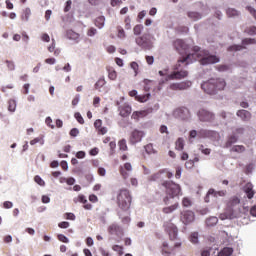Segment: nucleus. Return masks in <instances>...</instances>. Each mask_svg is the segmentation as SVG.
Here are the masks:
<instances>
[{
	"instance_id": "1",
	"label": "nucleus",
	"mask_w": 256,
	"mask_h": 256,
	"mask_svg": "<svg viewBox=\"0 0 256 256\" xmlns=\"http://www.w3.org/2000/svg\"><path fill=\"white\" fill-rule=\"evenodd\" d=\"M193 54H188L183 59L178 60L179 63H185V65H189V60L193 59V57H200V64L201 65H213V63H219V57L215 55H210L209 51L202 50L199 46L193 47Z\"/></svg>"
},
{
	"instance_id": "2",
	"label": "nucleus",
	"mask_w": 256,
	"mask_h": 256,
	"mask_svg": "<svg viewBox=\"0 0 256 256\" xmlns=\"http://www.w3.org/2000/svg\"><path fill=\"white\" fill-rule=\"evenodd\" d=\"M116 203L122 211H129L131 203H133V196L127 188H121L116 195Z\"/></svg>"
},
{
	"instance_id": "3",
	"label": "nucleus",
	"mask_w": 256,
	"mask_h": 256,
	"mask_svg": "<svg viewBox=\"0 0 256 256\" xmlns=\"http://www.w3.org/2000/svg\"><path fill=\"white\" fill-rule=\"evenodd\" d=\"M226 85L227 83L224 79L211 78L210 80L202 83L201 89H203L204 93H207L208 95H215L217 91H223Z\"/></svg>"
},
{
	"instance_id": "4",
	"label": "nucleus",
	"mask_w": 256,
	"mask_h": 256,
	"mask_svg": "<svg viewBox=\"0 0 256 256\" xmlns=\"http://www.w3.org/2000/svg\"><path fill=\"white\" fill-rule=\"evenodd\" d=\"M161 186L164 187L166 194L175 199L181 195V186L173 181L165 180L161 183Z\"/></svg>"
},
{
	"instance_id": "5",
	"label": "nucleus",
	"mask_w": 256,
	"mask_h": 256,
	"mask_svg": "<svg viewBox=\"0 0 256 256\" xmlns=\"http://www.w3.org/2000/svg\"><path fill=\"white\" fill-rule=\"evenodd\" d=\"M135 43L144 51H151V49H153V41L149 39V35L147 34L136 37Z\"/></svg>"
},
{
	"instance_id": "6",
	"label": "nucleus",
	"mask_w": 256,
	"mask_h": 256,
	"mask_svg": "<svg viewBox=\"0 0 256 256\" xmlns=\"http://www.w3.org/2000/svg\"><path fill=\"white\" fill-rule=\"evenodd\" d=\"M199 121H201L202 123H213V121H215V113L201 108L198 112H197Z\"/></svg>"
},
{
	"instance_id": "7",
	"label": "nucleus",
	"mask_w": 256,
	"mask_h": 256,
	"mask_svg": "<svg viewBox=\"0 0 256 256\" xmlns=\"http://www.w3.org/2000/svg\"><path fill=\"white\" fill-rule=\"evenodd\" d=\"M145 137V132L135 129L130 133L129 143L130 145H137V143H141L142 139Z\"/></svg>"
},
{
	"instance_id": "8",
	"label": "nucleus",
	"mask_w": 256,
	"mask_h": 256,
	"mask_svg": "<svg viewBox=\"0 0 256 256\" xmlns=\"http://www.w3.org/2000/svg\"><path fill=\"white\" fill-rule=\"evenodd\" d=\"M245 45H256L255 38H245L242 40V45H232L228 48V51H243V49H247Z\"/></svg>"
},
{
	"instance_id": "9",
	"label": "nucleus",
	"mask_w": 256,
	"mask_h": 256,
	"mask_svg": "<svg viewBox=\"0 0 256 256\" xmlns=\"http://www.w3.org/2000/svg\"><path fill=\"white\" fill-rule=\"evenodd\" d=\"M189 75V72L186 70L174 71L171 74L167 75L165 81H180L185 79Z\"/></svg>"
},
{
	"instance_id": "10",
	"label": "nucleus",
	"mask_w": 256,
	"mask_h": 256,
	"mask_svg": "<svg viewBox=\"0 0 256 256\" xmlns=\"http://www.w3.org/2000/svg\"><path fill=\"white\" fill-rule=\"evenodd\" d=\"M199 139H217L219 133L214 130L201 129L198 131Z\"/></svg>"
},
{
	"instance_id": "11",
	"label": "nucleus",
	"mask_w": 256,
	"mask_h": 256,
	"mask_svg": "<svg viewBox=\"0 0 256 256\" xmlns=\"http://www.w3.org/2000/svg\"><path fill=\"white\" fill-rule=\"evenodd\" d=\"M191 85V81L172 83L170 84L169 89H171V91H185V89H189Z\"/></svg>"
},
{
	"instance_id": "12",
	"label": "nucleus",
	"mask_w": 256,
	"mask_h": 256,
	"mask_svg": "<svg viewBox=\"0 0 256 256\" xmlns=\"http://www.w3.org/2000/svg\"><path fill=\"white\" fill-rule=\"evenodd\" d=\"M181 221L184 225H189L195 221V213L191 210L182 212Z\"/></svg>"
},
{
	"instance_id": "13",
	"label": "nucleus",
	"mask_w": 256,
	"mask_h": 256,
	"mask_svg": "<svg viewBox=\"0 0 256 256\" xmlns=\"http://www.w3.org/2000/svg\"><path fill=\"white\" fill-rule=\"evenodd\" d=\"M109 235H116V237H119L123 235V228L119 226L117 223H112L108 226L107 229Z\"/></svg>"
},
{
	"instance_id": "14",
	"label": "nucleus",
	"mask_w": 256,
	"mask_h": 256,
	"mask_svg": "<svg viewBox=\"0 0 256 256\" xmlns=\"http://www.w3.org/2000/svg\"><path fill=\"white\" fill-rule=\"evenodd\" d=\"M165 229L169 234L171 241H174V239H177V233H179V230L177 229V226H175V224L169 222L166 224Z\"/></svg>"
},
{
	"instance_id": "15",
	"label": "nucleus",
	"mask_w": 256,
	"mask_h": 256,
	"mask_svg": "<svg viewBox=\"0 0 256 256\" xmlns=\"http://www.w3.org/2000/svg\"><path fill=\"white\" fill-rule=\"evenodd\" d=\"M173 46L175 47L176 51H178V53H181V51H187V49H189V46L185 43V41L181 39L175 40Z\"/></svg>"
},
{
	"instance_id": "16",
	"label": "nucleus",
	"mask_w": 256,
	"mask_h": 256,
	"mask_svg": "<svg viewBox=\"0 0 256 256\" xmlns=\"http://www.w3.org/2000/svg\"><path fill=\"white\" fill-rule=\"evenodd\" d=\"M118 111H119V115L121 117H129V115H131V112L133 110H132L131 106H129V104H123V105L119 106Z\"/></svg>"
},
{
	"instance_id": "17",
	"label": "nucleus",
	"mask_w": 256,
	"mask_h": 256,
	"mask_svg": "<svg viewBox=\"0 0 256 256\" xmlns=\"http://www.w3.org/2000/svg\"><path fill=\"white\" fill-rule=\"evenodd\" d=\"M151 113V110L147 109V110H141V111H134L132 113V118L135 121H139L140 119H143L144 117H147V115H149Z\"/></svg>"
},
{
	"instance_id": "18",
	"label": "nucleus",
	"mask_w": 256,
	"mask_h": 256,
	"mask_svg": "<svg viewBox=\"0 0 256 256\" xmlns=\"http://www.w3.org/2000/svg\"><path fill=\"white\" fill-rule=\"evenodd\" d=\"M127 171H133V166L129 162H126L123 167H120V175L123 179H127L129 177V173H127Z\"/></svg>"
},
{
	"instance_id": "19",
	"label": "nucleus",
	"mask_w": 256,
	"mask_h": 256,
	"mask_svg": "<svg viewBox=\"0 0 256 256\" xmlns=\"http://www.w3.org/2000/svg\"><path fill=\"white\" fill-rule=\"evenodd\" d=\"M165 175V170H159L158 172L150 175L148 177V181H163V179H165L164 177Z\"/></svg>"
},
{
	"instance_id": "20",
	"label": "nucleus",
	"mask_w": 256,
	"mask_h": 256,
	"mask_svg": "<svg viewBox=\"0 0 256 256\" xmlns=\"http://www.w3.org/2000/svg\"><path fill=\"white\" fill-rule=\"evenodd\" d=\"M176 113L182 119H189L191 117V112L187 109V107H181L176 110Z\"/></svg>"
},
{
	"instance_id": "21",
	"label": "nucleus",
	"mask_w": 256,
	"mask_h": 256,
	"mask_svg": "<svg viewBox=\"0 0 256 256\" xmlns=\"http://www.w3.org/2000/svg\"><path fill=\"white\" fill-rule=\"evenodd\" d=\"M237 117H240V119H242V121H251V112L247 111V110H239L236 113Z\"/></svg>"
},
{
	"instance_id": "22",
	"label": "nucleus",
	"mask_w": 256,
	"mask_h": 256,
	"mask_svg": "<svg viewBox=\"0 0 256 256\" xmlns=\"http://www.w3.org/2000/svg\"><path fill=\"white\" fill-rule=\"evenodd\" d=\"M207 195H213V197H225V195H227V191L225 190L215 191V189L210 188L208 190Z\"/></svg>"
},
{
	"instance_id": "23",
	"label": "nucleus",
	"mask_w": 256,
	"mask_h": 256,
	"mask_svg": "<svg viewBox=\"0 0 256 256\" xmlns=\"http://www.w3.org/2000/svg\"><path fill=\"white\" fill-rule=\"evenodd\" d=\"M30 17H31V8H24L20 16L21 21L27 22L29 21Z\"/></svg>"
},
{
	"instance_id": "24",
	"label": "nucleus",
	"mask_w": 256,
	"mask_h": 256,
	"mask_svg": "<svg viewBox=\"0 0 256 256\" xmlns=\"http://www.w3.org/2000/svg\"><path fill=\"white\" fill-rule=\"evenodd\" d=\"M177 209H179V202H176L175 204L168 206V207H164L162 209L163 213H165L166 215H169V213H173V211H177Z\"/></svg>"
},
{
	"instance_id": "25",
	"label": "nucleus",
	"mask_w": 256,
	"mask_h": 256,
	"mask_svg": "<svg viewBox=\"0 0 256 256\" xmlns=\"http://www.w3.org/2000/svg\"><path fill=\"white\" fill-rule=\"evenodd\" d=\"M238 139H239V138H238L235 134L230 135V136L228 137L226 143H225V147H226L227 149H229V147H231V145L237 143Z\"/></svg>"
},
{
	"instance_id": "26",
	"label": "nucleus",
	"mask_w": 256,
	"mask_h": 256,
	"mask_svg": "<svg viewBox=\"0 0 256 256\" xmlns=\"http://www.w3.org/2000/svg\"><path fill=\"white\" fill-rule=\"evenodd\" d=\"M172 253H173V247H169V244L167 242H163V244H162V254L169 256Z\"/></svg>"
},
{
	"instance_id": "27",
	"label": "nucleus",
	"mask_w": 256,
	"mask_h": 256,
	"mask_svg": "<svg viewBox=\"0 0 256 256\" xmlns=\"http://www.w3.org/2000/svg\"><path fill=\"white\" fill-rule=\"evenodd\" d=\"M233 255V248L231 247H224L222 250L218 252V256H232Z\"/></svg>"
},
{
	"instance_id": "28",
	"label": "nucleus",
	"mask_w": 256,
	"mask_h": 256,
	"mask_svg": "<svg viewBox=\"0 0 256 256\" xmlns=\"http://www.w3.org/2000/svg\"><path fill=\"white\" fill-rule=\"evenodd\" d=\"M185 149V140L183 138H178L175 143L176 151H183Z\"/></svg>"
},
{
	"instance_id": "29",
	"label": "nucleus",
	"mask_w": 256,
	"mask_h": 256,
	"mask_svg": "<svg viewBox=\"0 0 256 256\" xmlns=\"http://www.w3.org/2000/svg\"><path fill=\"white\" fill-rule=\"evenodd\" d=\"M95 25L98 27V29H103L105 25V16L97 17L95 20Z\"/></svg>"
},
{
	"instance_id": "30",
	"label": "nucleus",
	"mask_w": 256,
	"mask_h": 256,
	"mask_svg": "<svg viewBox=\"0 0 256 256\" xmlns=\"http://www.w3.org/2000/svg\"><path fill=\"white\" fill-rule=\"evenodd\" d=\"M245 193L248 197V199H253L255 192L253 191V185L249 184L245 188Z\"/></svg>"
},
{
	"instance_id": "31",
	"label": "nucleus",
	"mask_w": 256,
	"mask_h": 256,
	"mask_svg": "<svg viewBox=\"0 0 256 256\" xmlns=\"http://www.w3.org/2000/svg\"><path fill=\"white\" fill-rule=\"evenodd\" d=\"M150 98H151V94L147 93L144 95L136 96V101H139V103H145V102L149 101Z\"/></svg>"
},
{
	"instance_id": "32",
	"label": "nucleus",
	"mask_w": 256,
	"mask_h": 256,
	"mask_svg": "<svg viewBox=\"0 0 256 256\" xmlns=\"http://www.w3.org/2000/svg\"><path fill=\"white\" fill-rule=\"evenodd\" d=\"M67 39L77 40L79 38V33L73 31V30H67L66 32Z\"/></svg>"
},
{
	"instance_id": "33",
	"label": "nucleus",
	"mask_w": 256,
	"mask_h": 256,
	"mask_svg": "<svg viewBox=\"0 0 256 256\" xmlns=\"http://www.w3.org/2000/svg\"><path fill=\"white\" fill-rule=\"evenodd\" d=\"M241 203V200L237 196H233L228 201L227 205L228 207H235V205H239Z\"/></svg>"
},
{
	"instance_id": "34",
	"label": "nucleus",
	"mask_w": 256,
	"mask_h": 256,
	"mask_svg": "<svg viewBox=\"0 0 256 256\" xmlns=\"http://www.w3.org/2000/svg\"><path fill=\"white\" fill-rule=\"evenodd\" d=\"M17 109V102L14 99H10L8 101V111L11 113H15V110Z\"/></svg>"
},
{
	"instance_id": "35",
	"label": "nucleus",
	"mask_w": 256,
	"mask_h": 256,
	"mask_svg": "<svg viewBox=\"0 0 256 256\" xmlns=\"http://www.w3.org/2000/svg\"><path fill=\"white\" fill-rule=\"evenodd\" d=\"M187 16L189 19H192V21H199V19H201V14L198 12H188Z\"/></svg>"
},
{
	"instance_id": "36",
	"label": "nucleus",
	"mask_w": 256,
	"mask_h": 256,
	"mask_svg": "<svg viewBox=\"0 0 256 256\" xmlns=\"http://www.w3.org/2000/svg\"><path fill=\"white\" fill-rule=\"evenodd\" d=\"M228 17H239L240 13L236 9L228 8L226 11Z\"/></svg>"
},
{
	"instance_id": "37",
	"label": "nucleus",
	"mask_w": 256,
	"mask_h": 256,
	"mask_svg": "<svg viewBox=\"0 0 256 256\" xmlns=\"http://www.w3.org/2000/svg\"><path fill=\"white\" fill-rule=\"evenodd\" d=\"M216 223H219V219L217 217H210L206 220L207 227H214Z\"/></svg>"
},
{
	"instance_id": "38",
	"label": "nucleus",
	"mask_w": 256,
	"mask_h": 256,
	"mask_svg": "<svg viewBox=\"0 0 256 256\" xmlns=\"http://www.w3.org/2000/svg\"><path fill=\"white\" fill-rule=\"evenodd\" d=\"M143 29H144L143 25L141 24L135 25L133 28L134 35H137V36L141 35V33H143Z\"/></svg>"
},
{
	"instance_id": "39",
	"label": "nucleus",
	"mask_w": 256,
	"mask_h": 256,
	"mask_svg": "<svg viewBox=\"0 0 256 256\" xmlns=\"http://www.w3.org/2000/svg\"><path fill=\"white\" fill-rule=\"evenodd\" d=\"M74 203H83L85 205L87 203V198L83 194H79L77 198H74Z\"/></svg>"
},
{
	"instance_id": "40",
	"label": "nucleus",
	"mask_w": 256,
	"mask_h": 256,
	"mask_svg": "<svg viewBox=\"0 0 256 256\" xmlns=\"http://www.w3.org/2000/svg\"><path fill=\"white\" fill-rule=\"evenodd\" d=\"M231 151L234 153H244L245 151V146L243 145H235L231 148Z\"/></svg>"
},
{
	"instance_id": "41",
	"label": "nucleus",
	"mask_w": 256,
	"mask_h": 256,
	"mask_svg": "<svg viewBox=\"0 0 256 256\" xmlns=\"http://www.w3.org/2000/svg\"><path fill=\"white\" fill-rule=\"evenodd\" d=\"M118 146L120 151H127L128 147H127V140L122 139L118 142Z\"/></svg>"
},
{
	"instance_id": "42",
	"label": "nucleus",
	"mask_w": 256,
	"mask_h": 256,
	"mask_svg": "<svg viewBox=\"0 0 256 256\" xmlns=\"http://www.w3.org/2000/svg\"><path fill=\"white\" fill-rule=\"evenodd\" d=\"M117 31H118L117 37H118L119 39H125V37H127V35L125 34V30L123 29V27L118 26V27H117Z\"/></svg>"
},
{
	"instance_id": "43",
	"label": "nucleus",
	"mask_w": 256,
	"mask_h": 256,
	"mask_svg": "<svg viewBox=\"0 0 256 256\" xmlns=\"http://www.w3.org/2000/svg\"><path fill=\"white\" fill-rule=\"evenodd\" d=\"M198 149L201 151V153H203V155H211V149L205 148L203 144L199 145Z\"/></svg>"
},
{
	"instance_id": "44",
	"label": "nucleus",
	"mask_w": 256,
	"mask_h": 256,
	"mask_svg": "<svg viewBox=\"0 0 256 256\" xmlns=\"http://www.w3.org/2000/svg\"><path fill=\"white\" fill-rule=\"evenodd\" d=\"M190 241L191 243H199V233L198 232H193L191 235H190Z\"/></svg>"
},
{
	"instance_id": "45",
	"label": "nucleus",
	"mask_w": 256,
	"mask_h": 256,
	"mask_svg": "<svg viewBox=\"0 0 256 256\" xmlns=\"http://www.w3.org/2000/svg\"><path fill=\"white\" fill-rule=\"evenodd\" d=\"M34 181H35V183H37V185H40V187H45V180H43V178H41V176L36 175L34 177Z\"/></svg>"
},
{
	"instance_id": "46",
	"label": "nucleus",
	"mask_w": 256,
	"mask_h": 256,
	"mask_svg": "<svg viewBox=\"0 0 256 256\" xmlns=\"http://www.w3.org/2000/svg\"><path fill=\"white\" fill-rule=\"evenodd\" d=\"M112 251H115L116 253H118L119 256L123 255V246H119V245H113L112 246Z\"/></svg>"
},
{
	"instance_id": "47",
	"label": "nucleus",
	"mask_w": 256,
	"mask_h": 256,
	"mask_svg": "<svg viewBox=\"0 0 256 256\" xmlns=\"http://www.w3.org/2000/svg\"><path fill=\"white\" fill-rule=\"evenodd\" d=\"M108 77L111 79V81H115V79H117V71L108 69Z\"/></svg>"
},
{
	"instance_id": "48",
	"label": "nucleus",
	"mask_w": 256,
	"mask_h": 256,
	"mask_svg": "<svg viewBox=\"0 0 256 256\" xmlns=\"http://www.w3.org/2000/svg\"><path fill=\"white\" fill-rule=\"evenodd\" d=\"M153 85H155V82H153L151 80H147L146 84L144 86V91H146V92L151 91Z\"/></svg>"
},
{
	"instance_id": "49",
	"label": "nucleus",
	"mask_w": 256,
	"mask_h": 256,
	"mask_svg": "<svg viewBox=\"0 0 256 256\" xmlns=\"http://www.w3.org/2000/svg\"><path fill=\"white\" fill-rule=\"evenodd\" d=\"M74 117L78 121V123H80V125H84L85 124V120L83 119V116H81V113L76 112L74 114Z\"/></svg>"
},
{
	"instance_id": "50",
	"label": "nucleus",
	"mask_w": 256,
	"mask_h": 256,
	"mask_svg": "<svg viewBox=\"0 0 256 256\" xmlns=\"http://www.w3.org/2000/svg\"><path fill=\"white\" fill-rule=\"evenodd\" d=\"M105 78H100L96 83H95V89H101V87H104L105 85Z\"/></svg>"
},
{
	"instance_id": "51",
	"label": "nucleus",
	"mask_w": 256,
	"mask_h": 256,
	"mask_svg": "<svg viewBox=\"0 0 256 256\" xmlns=\"http://www.w3.org/2000/svg\"><path fill=\"white\" fill-rule=\"evenodd\" d=\"M182 205L183 207H191V205H193V202L189 198L184 197L182 199Z\"/></svg>"
},
{
	"instance_id": "52",
	"label": "nucleus",
	"mask_w": 256,
	"mask_h": 256,
	"mask_svg": "<svg viewBox=\"0 0 256 256\" xmlns=\"http://www.w3.org/2000/svg\"><path fill=\"white\" fill-rule=\"evenodd\" d=\"M57 239L61 243H69V238H67V236H65L64 234H58Z\"/></svg>"
},
{
	"instance_id": "53",
	"label": "nucleus",
	"mask_w": 256,
	"mask_h": 256,
	"mask_svg": "<svg viewBox=\"0 0 256 256\" xmlns=\"http://www.w3.org/2000/svg\"><path fill=\"white\" fill-rule=\"evenodd\" d=\"M247 11L250 13V15H252V17L255 19L256 21V9L253 8L252 6H247L246 7Z\"/></svg>"
},
{
	"instance_id": "54",
	"label": "nucleus",
	"mask_w": 256,
	"mask_h": 256,
	"mask_svg": "<svg viewBox=\"0 0 256 256\" xmlns=\"http://www.w3.org/2000/svg\"><path fill=\"white\" fill-rule=\"evenodd\" d=\"M124 23H125V29L127 30L131 29V17L126 16L124 19Z\"/></svg>"
},
{
	"instance_id": "55",
	"label": "nucleus",
	"mask_w": 256,
	"mask_h": 256,
	"mask_svg": "<svg viewBox=\"0 0 256 256\" xmlns=\"http://www.w3.org/2000/svg\"><path fill=\"white\" fill-rule=\"evenodd\" d=\"M245 33H247L248 35H256V27L252 26L249 27L245 30Z\"/></svg>"
},
{
	"instance_id": "56",
	"label": "nucleus",
	"mask_w": 256,
	"mask_h": 256,
	"mask_svg": "<svg viewBox=\"0 0 256 256\" xmlns=\"http://www.w3.org/2000/svg\"><path fill=\"white\" fill-rule=\"evenodd\" d=\"M130 67L133 69L135 75H137L139 71V64H137V62H131Z\"/></svg>"
},
{
	"instance_id": "57",
	"label": "nucleus",
	"mask_w": 256,
	"mask_h": 256,
	"mask_svg": "<svg viewBox=\"0 0 256 256\" xmlns=\"http://www.w3.org/2000/svg\"><path fill=\"white\" fill-rule=\"evenodd\" d=\"M6 65L9 71H15V63L13 61L6 60Z\"/></svg>"
},
{
	"instance_id": "58",
	"label": "nucleus",
	"mask_w": 256,
	"mask_h": 256,
	"mask_svg": "<svg viewBox=\"0 0 256 256\" xmlns=\"http://www.w3.org/2000/svg\"><path fill=\"white\" fill-rule=\"evenodd\" d=\"M243 133H245V129L244 128H237L233 134H235L236 137H241V135H243Z\"/></svg>"
},
{
	"instance_id": "59",
	"label": "nucleus",
	"mask_w": 256,
	"mask_h": 256,
	"mask_svg": "<svg viewBox=\"0 0 256 256\" xmlns=\"http://www.w3.org/2000/svg\"><path fill=\"white\" fill-rule=\"evenodd\" d=\"M31 87V84L26 83L23 85L22 93L23 95H29V88Z\"/></svg>"
},
{
	"instance_id": "60",
	"label": "nucleus",
	"mask_w": 256,
	"mask_h": 256,
	"mask_svg": "<svg viewBox=\"0 0 256 256\" xmlns=\"http://www.w3.org/2000/svg\"><path fill=\"white\" fill-rule=\"evenodd\" d=\"M65 219H67L68 221H75L76 217L75 214L68 212L65 214Z\"/></svg>"
},
{
	"instance_id": "61",
	"label": "nucleus",
	"mask_w": 256,
	"mask_h": 256,
	"mask_svg": "<svg viewBox=\"0 0 256 256\" xmlns=\"http://www.w3.org/2000/svg\"><path fill=\"white\" fill-rule=\"evenodd\" d=\"M71 5H73V2L71 0H68L64 8V13H69V11H71Z\"/></svg>"
},
{
	"instance_id": "62",
	"label": "nucleus",
	"mask_w": 256,
	"mask_h": 256,
	"mask_svg": "<svg viewBox=\"0 0 256 256\" xmlns=\"http://www.w3.org/2000/svg\"><path fill=\"white\" fill-rule=\"evenodd\" d=\"M69 225V222L63 221L58 224V227H60V229H69Z\"/></svg>"
},
{
	"instance_id": "63",
	"label": "nucleus",
	"mask_w": 256,
	"mask_h": 256,
	"mask_svg": "<svg viewBox=\"0 0 256 256\" xmlns=\"http://www.w3.org/2000/svg\"><path fill=\"white\" fill-rule=\"evenodd\" d=\"M41 39H42V41H44L45 43H49V41H51V37H49V34H47V33H43V34L41 35Z\"/></svg>"
},
{
	"instance_id": "64",
	"label": "nucleus",
	"mask_w": 256,
	"mask_h": 256,
	"mask_svg": "<svg viewBox=\"0 0 256 256\" xmlns=\"http://www.w3.org/2000/svg\"><path fill=\"white\" fill-rule=\"evenodd\" d=\"M77 135H79V129L73 128L72 130H70L71 137H77Z\"/></svg>"
}]
</instances>
